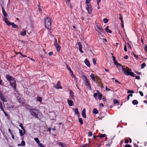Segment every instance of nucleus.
I'll return each instance as SVG.
<instances>
[{"label": "nucleus", "mask_w": 147, "mask_h": 147, "mask_svg": "<svg viewBox=\"0 0 147 147\" xmlns=\"http://www.w3.org/2000/svg\"><path fill=\"white\" fill-rule=\"evenodd\" d=\"M30 112L32 115L36 118L40 119L42 118V114L38 109L33 108L30 111Z\"/></svg>", "instance_id": "f257e3e1"}, {"label": "nucleus", "mask_w": 147, "mask_h": 147, "mask_svg": "<svg viewBox=\"0 0 147 147\" xmlns=\"http://www.w3.org/2000/svg\"><path fill=\"white\" fill-rule=\"evenodd\" d=\"M122 69L124 73L127 76L130 75L132 77L135 76V74L134 73L131 72V69L126 67L125 68L123 66H122Z\"/></svg>", "instance_id": "f03ea898"}, {"label": "nucleus", "mask_w": 147, "mask_h": 147, "mask_svg": "<svg viewBox=\"0 0 147 147\" xmlns=\"http://www.w3.org/2000/svg\"><path fill=\"white\" fill-rule=\"evenodd\" d=\"M45 27L48 30H50L51 28V19L48 17L45 20Z\"/></svg>", "instance_id": "7ed1b4c3"}, {"label": "nucleus", "mask_w": 147, "mask_h": 147, "mask_svg": "<svg viewBox=\"0 0 147 147\" xmlns=\"http://www.w3.org/2000/svg\"><path fill=\"white\" fill-rule=\"evenodd\" d=\"M91 0H86L85 3H86V8L88 11L89 14H90L92 12L91 6L90 5L89 2Z\"/></svg>", "instance_id": "20e7f679"}, {"label": "nucleus", "mask_w": 147, "mask_h": 147, "mask_svg": "<svg viewBox=\"0 0 147 147\" xmlns=\"http://www.w3.org/2000/svg\"><path fill=\"white\" fill-rule=\"evenodd\" d=\"M12 82H10V84L15 90H16V82L13 78Z\"/></svg>", "instance_id": "39448f33"}, {"label": "nucleus", "mask_w": 147, "mask_h": 147, "mask_svg": "<svg viewBox=\"0 0 147 147\" xmlns=\"http://www.w3.org/2000/svg\"><path fill=\"white\" fill-rule=\"evenodd\" d=\"M1 6L2 11V13L3 14L5 17H6L7 16V13L5 11L4 8V7L2 5V4H1Z\"/></svg>", "instance_id": "423d86ee"}, {"label": "nucleus", "mask_w": 147, "mask_h": 147, "mask_svg": "<svg viewBox=\"0 0 147 147\" xmlns=\"http://www.w3.org/2000/svg\"><path fill=\"white\" fill-rule=\"evenodd\" d=\"M97 27L98 29V32L100 34H101L103 32V30L102 28V26H99L97 25Z\"/></svg>", "instance_id": "0eeeda50"}, {"label": "nucleus", "mask_w": 147, "mask_h": 147, "mask_svg": "<svg viewBox=\"0 0 147 147\" xmlns=\"http://www.w3.org/2000/svg\"><path fill=\"white\" fill-rule=\"evenodd\" d=\"M85 84L86 86H88V87L89 88L88 89L91 90L92 89L91 86L90 85V83H89V80H87L86 81H85Z\"/></svg>", "instance_id": "6e6552de"}, {"label": "nucleus", "mask_w": 147, "mask_h": 147, "mask_svg": "<svg viewBox=\"0 0 147 147\" xmlns=\"http://www.w3.org/2000/svg\"><path fill=\"white\" fill-rule=\"evenodd\" d=\"M54 87L57 89L62 88V87L60 85V84L59 81H58L57 82L56 85L54 86Z\"/></svg>", "instance_id": "1a4fd4ad"}, {"label": "nucleus", "mask_w": 147, "mask_h": 147, "mask_svg": "<svg viewBox=\"0 0 147 147\" xmlns=\"http://www.w3.org/2000/svg\"><path fill=\"white\" fill-rule=\"evenodd\" d=\"M3 21L5 22L8 26L11 25V23H12V22H10L6 18H4Z\"/></svg>", "instance_id": "9d476101"}, {"label": "nucleus", "mask_w": 147, "mask_h": 147, "mask_svg": "<svg viewBox=\"0 0 147 147\" xmlns=\"http://www.w3.org/2000/svg\"><path fill=\"white\" fill-rule=\"evenodd\" d=\"M67 101L68 104L69 106H71L74 105L73 101L72 100H69L68 99H67Z\"/></svg>", "instance_id": "9b49d317"}, {"label": "nucleus", "mask_w": 147, "mask_h": 147, "mask_svg": "<svg viewBox=\"0 0 147 147\" xmlns=\"http://www.w3.org/2000/svg\"><path fill=\"white\" fill-rule=\"evenodd\" d=\"M82 115L83 118H86V110L85 108L83 109L82 111Z\"/></svg>", "instance_id": "f8f14e48"}, {"label": "nucleus", "mask_w": 147, "mask_h": 147, "mask_svg": "<svg viewBox=\"0 0 147 147\" xmlns=\"http://www.w3.org/2000/svg\"><path fill=\"white\" fill-rule=\"evenodd\" d=\"M113 62L115 64L119 66L118 67L117 66V67H118V69H120V67H122V66H123V65H122L118 63L116 60L114 61Z\"/></svg>", "instance_id": "ddd939ff"}, {"label": "nucleus", "mask_w": 147, "mask_h": 147, "mask_svg": "<svg viewBox=\"0 0 147 147\" xmlns=\"http://www.w3.org/2000/svg\"><path fill=\"white\" fill-rule=\"evenodd\" d=\"M0 98L2 101L5 102H7L6 98L4 96L3 94L0 95Z\"/></svg>", "instance_id": "4468645a"}, {"label": "nucleus", "mask_w": 147, "mask_h": 147, "mask_svg": "<svg viewBox=\"0 0 147 147\" xmlns=\"http://www.w3.org/2000/svg\"><path fill=\"white\" fill-rule=\"evenodd\" d=\"M6 78L8 81L11 82V81H12L13 79L12 78V77L11 76H9L8 74H6Z\"/></svg>", "instance_id": "2eb2a0df"}, {"label": "nucleus", "mask_w": 147, "mask_h": 147, "mask_svg": "<svg viewBox=\"0 0 147 147\" xmlns=\"http://www.w3.org/2000/svg\"><path fill=\"white\" fill-rule=\"evenodd\" d=\"M84 63L88 67L90 66V63L87 59H86L84 60Z\"/></svg>", "instance_id": "dca6fc26"}, {"label": "nucleus", "mask_w": 147, "mask_h": 147, "mask_svg": "<svg viewBox=\"0 0 147 147\" xmlns=\"http://www.w3.org/2000/svg\"><path fill=\"white\" fill-rule=\"evenodd\" d=\"M105 30L107 33H112V31L109 29L108 26H107L106 27L105 29Z\"/></svg>", "instance_id": "f3484780"}, {"label": "nucleus", "mask_w": 147, "mask_h": 147, "mask_svg": "<svg viewBox=\"0 0 147 147\" xmlns=\"http://www.w3.org/2000/svg\"><path fill=\"white\" fill-rule=\"evenodd\" d=\"M25 107L27 109L29 110V111L30 109H33V108L31 106H30L28 105H26L25 106Z\"/></svg>", "instance_id": "a211bd4d"}, {"label": "nucleus", "mask_w": 147, "mask_h": 147, "mask_svg": "<svg viewBox=\"0 0 147 147\" xmlns=\"http://www.w3.org/2000/svg\"><path fill=\"white\" fill-rule=\"evenodd\" d=\"M25 145V142L24 140L22 141L21 143L18 145V146H23Z\"/></svg>", "instance_id": "6ab92c4d"}, {"label": "nucleus", "mask_w": 147, "mask_h": 147, "mask_svg": "<svg viewBox=\"0 0 147 147\" xmlns=\"http://www.w3.org/2000/svg\"><path fill=\"white\" fill-rule=\"evenodd\" d=\"M67 68L69 71V73L70 75H73V72L71 70V68L70 67H69L67 65V64H66Z\"/></svg>", "instance_id": "aec40b11"}, {"label": "nucleus", "mask_w": 147, "mask_h": 147, "mask_svg": "<svg viewBox=\"0 0 147 147\" xmlns=\"http://www.w3.org/2000/svg\"><path fill=\"white\" fill-rule=\"evenodd\" d=\"M19 133L20 134V136H22L25 134V130L24 131V132H23L22 130L19 129Z\"/></svg>", "instance_id": "412c9836"}, {"label": "nucleus", "mask_w": 147, "mask_h": 147, "mask_svg": "<svg viewBox=\"0 0 147 147\" xmlns=\"http://www.w3.org/2000/svg\"><path fill=\"white\" fill-rule=\"evenodd\" d=\"M74 93L73 91L72 90H70L69 92V94L70 96L71 95V96L72 97V99H74Z\"/></svg>", "instance_id": "4be33fe9"}, {"label": "nucleus", "mask_w": 147, "mask_h": 147, "mask_svg": "<svg viewBox=\"0 0 147 147\" xmlns=\"http://www.w3.org/2000/svg\"><path fill=\"white\" fill-rule=\"evenodd\" d=\"M55 46V47L57 49V51L58 52L59 51L60 49V48H61L60 46L59 45H57Z\"/></svg>", "instance_id": "5701e85b"}, {"label": "nucleus", "mask_w": 147, "mask_h": 147, "mask_svg": "<svg viewBox=\"0 0 147 147\" xmlns=\"http://www.w3.org/2000/svg\"><path fill=\"white\" fill-rule=\"evenodd\" d=\"M90 77L94 82H95V78L93 74H92L90 76Z\"/></svg>", "instance_id": "b1692460"}, {"label": "nucleus", "mask_w": 147, "mask_h": 147, "mask_svg": "<svg viewBox=\"0 0 147 147\" xmlns=\"http://www.w3.org/2000/svg\"><path fill=\"white\" fill-rule=\"evenodd\" d=\"M92 112L93 113H94L95 114H98V113L97 109H96L95 108L93 109Z\"/></svg>", "instance_id": "393cba45"}, {"label": "nucleus", "mask_w": 147, "mask_h": 147, "mask_svg": "<svg viewBox=\"0 0 147 147\" xmlns=\"http://www.w3.org/2000/svg\"><path fill=\"white\" fill-rule=\"evenodd\" d=\"M132 104L134 105H136L138 104V102L136 100H134L132 102Z\"/></svg>", "instance_id": "a878e982"}, {"label": "nucleus", "mask_w": 147, "mask_h": 147, "mask_svg": "<svg viewBox=\"0 0 147 147\" xmlns=\"http://www.w3.org/2000/svg\"><path fill=\"white\" fill-rule=\"evenodd\" d=\"M11 25L14 28H17L18 26L15 24L14 23H11Z\"/></svg>", "instance_id": "bb28decb"}, {"label": "nucleus", "mask_w": 147, "mask_h": 147, "mask_svg": "<svg viewBox=\"0 0 147 147\" xmlns=\"http://www.w3.org/2000/svg\"><path fill=\"white\" fill-rule=\"evenodd\" d=\"M75 113L78 116L79 115V112L77 108H76L74 111Z\"/></svg>", "instance_id": "cd10ccee"}, {"label": "nucleus", "mask_w": 147, "mask_h": 147, "mask_svg": "<svg viewBox=\"0 0 147 147\" xmlns=\"http://www.w3.org/2000/svg\"><path fill=\"white\" fill-rule=\"evenodd\" d=\"M98 99L100 100L102 99V95L101 93L99 92L98 95Z\"/></svg>", "instance_id": "c85d7f7f"}, {"label": "nucleus", "mask_w": 147, "mask_h": 147, "mask_svg": "<svg viewBox=\"0 0 147 147\" xmlns=\"http://www.w3.org/2000/svg\"><path fill=\"white\" fill-rule=\"evenodd\" d=\"M34 140L37 144H39L40 143V141L38 138H34Z\"/></svg>", "instance_id": "c756f323"}, {"label": "nucleus", "mask_w": 147, "mask_h": 147, "mask_svg": "<svg viewBox=\"0 0 147 147\" xmlns=\"http://www.w3.org/2000/svg\"><path fill=\"white\" fill-rule=\"evenodd\" d=\"M17 99L20 103H23V101L22 99L20 98H17Z\"/></svg>", "instance_id": "7c9ffc66"}, {"label": "nucleus", "mask_w": 147, "mask_h": 147, "mask_svg": "<svg viewBox=\"0 0 147 147\" xmlns=\"http://www.w3.org/2000/svg\"><path fill=\"white\" fill-rule=\"evenodd\" d=\"M109 20L107 18H104L103 19V21L104 23H107L108 22Z\"/></svg>", "instance_id": "2f4dec72"}, {"label": "nucleus", "mask_w": 147, "mask_h": 147, "mask_svg": "<svg viewBox=\"0 0 147 147\" xmlns=\"http://www.w3.org/2000/svg\"><path fill=\"white\" fill-rule=\"evenodd\" d=\"M93 62V64L94 65H95L96 64V58H94L92 60Z\"/></svg>", "instance_id": "473e14b6"}, {"label": "nucleus", "mask_w": 147, "mask_h": 147, "mask_svg": "<svg viewBox=\"0 0 147 147\" xmlns=\"http://www.w3.org/2000/svg\"><path fill=\"white\" fill-rule=\"evenodd\" d=\"M79 121L81 124V125H82L83 124V121L82 119L81 118H79L78 119Z\"/></svg>", "instance_id": "72a5a7b5"}, {"label": "nucleus", "mask_w": 147, "mask_h": 147, "mask_svg": "<svg viewBox=\"0 0 147 147\" xmlns=\"http://www.w3.org/2000/svg\"><path fill=\"white\" fill-rule=\"evenodd\" d=\"M21 32V35L22 36H24L26 34V31L25 30L23 32Z\"/></svg>", "instance_id": "f704fd0d"}, {"label": "nucleus", "mask_w": 147, "mask_h": 147, "mask_svg": "<svg viewBox=\"0 0 147 147\" xmlns=\"http://www.w3.org/2000/svg\"><path fill=\"white\" fill-rule=\"evenodd\" d=\"M78 45L79 49L82 48V46L81 42H78Z\"/></svg>", "instance_id": "c9c22d12"}, {"label": "nucleus", "mask_w": 147, "mask_h": 147, "mask_svg": "<svg viewBox=\"0 0 147 147\" xmlns=\"http://www.w3.org/2000/svg\"><path fill=\"white\" fill-rule=\"evenodd\" d=\"M127 93H134V91L133 90H128Z\"/></svg>", "instance_id": "e433bc0d"}, {"label": "nucleus", "mask_w": 147, "mask_h": 147, "mask_svg": "<svg viewBox=\"0 0 147 147\" xmlns=\"http://www.w3.org/2000/svg\"><path fill=\"white\" fill-rule=\"evenodd\" d=\"M146 66V64L145 63H143L141 65V68L143 69L144 67Z\"/></svg>", "instance_id": "4c0bfd02"}, {"label": "nucleus", "mask_w": 147, "mask_h": 147, "mask_svg": "<svg viewBox=\"0 0 147 147\" xmlns=\"http://www.w3.org/2000/svg\"><path fill=\"white\" fill-rule=\"evenodd\" d=\"M119 15L120 16V18H119V19L121 20V22H123V16L121 14H119Z\"/></svg>", "instance_id": "58836bf2"}, {"label": "nucleus", "mask_w": 147, "mask_h": 147, "mask_svg": "<svg viewBox=\"0 0 147 147\" xmlns=\"http://www.w3.org/2000/svg\"><path fill=\"white\" fill-rule=\"evenodd\" d=\"M113 103L114 104H116L118 103H119V102L117 100L114 99L113 100Z\"/></svg>", "instance_id": "ea45409f"}, {"label": "nucleus", "mask_w": 147, "mask_h": 147, "mask_svg": "<svg viewBox=\"0 0 147 147\" xmlns=\"http://www.w3.org/2000/svg\"><path fill=\"white\" fill-rule=\"evenodd\" d=\"M106 136V134H101L100 135V138H102L103 137H104Z\"/></svg>", "instance_id": "a19ab883"}, {"label": "nucleus", "mask_w": 147, "mask_h": 147, "mask_svg": "<svg viewBox=\"0 0 147 147\" xmlns=\"http://www.w3.org/2000/svg\"><path fill=\"white\" fill-rule=\"evenodd\" d=\"M92 135V131H90L88 132V136L89 137L91 136Z\"/></svg>", "instance_id": "79ce46f5"}, {"label": "nucleus", "mask_w": 147, "mask_h": 147, "mask_svg": "<svg viewBox=\"0 0 147 147\" xmlns=\"http://www.w3.org/2000/svg\"><path fill=\"white\" fill-rule=\"evenodd\" d=\"M55 42L54 43V46L57 45H58V44L57 43V39L55 38Z\"/></svg>", "instance_id": "37998d69"}, {"label": "nucleus", "mask_w": 147, "mask_h": 147, "mask_svg": "<svg viewBox=\"0 0 147 147\" xmlns=\"http://www.w3.org/2000/svg\"><path fill=\"white\" fill-rule=\"evenodd\" d=\"M132 54L134 55V57H135L137 58V59H139V57H138V56L136 55H135L134 52H132Z\"/></svg>", "instance_id": "c03bdc74"}, {"label": "nucleus", "mask_w": 147, "mask_h": 147, "mask_svg": "<svg viewBox=\"0 0 147 147\" xmlns=\"http://www.w3.org/2000/svg\"><path fill=\"white\" fill-rule=\"evenodd\" d=\"M37 100L41 102V101L42 99L40 97L38 96L37 97Z\"/></svg>", "instance_id": "a18cd8bd"}, {"label": "nucleus", "mask_w": 147, "mask_h": 147, "mask_svg": "<svg viewBox=\"0 0 147 147\" xmlns=\"http://www.w3.org/2000/svg\"><path fill=\"white\" fill-rule=\"evenodd\" d=\"M20 126L21 127L22 129L24 131V128L23 127L22 124V123H21L20 125Z\"/></svg>", "instance_id": "49530a36"}, {"label": "nucleus", "mask_w": 147, "mask_h": 147, "mask_svg": "<svg viewBox=\"0 0 147 147\" xmlns=\"http://www.w3.org/2000/svg\"><path fill=\"white\" fill-rule=\"evenodd\" d=\"M38 146L40 147H44V146L41 143L38 144Z\"/></svg>", "instance_id": "de8ad7c7"}, {"label": "nucleus", "mask_w": 147, "mask_h": 147, "mask_svg": "<svg viewBox=\"0 0 147 147\" xmlns=\"http://www.w3.org/2000/svg\"><path fill=\"white\" fill-rule=\"evenodd\" d=\"M135 72L138 75H139L141 73V72H139L137 71H135Z\"/></svg>", "instance_id": "09e8293b"}, {"label": "nucleus", "mask_w": 147, "mask_h": 147, "mask_svg": "<svg viewBox=\"0 0 147 147\" xmlns=\"http://www.w3.org/2000/svg\"><path fill=\"white\" fill-rule=\"evenodd\" d=\"M18 54H20V55H21L22 56V57H26V55H22V53L21 52H19L18 53Z\"/></svg>", "instance_id": "8fccbe9b"}, {"label": "nucleus", "mask_w": 147, "mask_h": 147, "mask_svg": "<svg viewBox=\"0 0 147 147\" xmlns=\"http://www.w3.org/2000/svg\"><path fill=\"white\" fill-rule=\"evenodd\" d=\"M83 76L84 78V82L86 81L87 80H88V79L87 78L86 76L83 75Z\"/></svg>", "instance_id": "3c124183"}, {"label": "nucleus", "mask_w": 147, "mask_h": 147, "mask_svg": "<svg viewBox=\"0 0 147 147\" xmlns=\"http://www.w3.org/2000/svg\"><path fill=\"white\" fill-rule=\"evenodd\" d=\"M97 93H94V97L96 99V97H97Z\"/></svg>", "instance_id": "603ef678"}, {"label": "nucleus", "mask_w": 147, "mask_h": 147, "mask_svg": "<svg viewBox=\"0 0 147 147\" xmlns=\"http://www.w3.org/2000/svg\"><path fill=\"white\" fill-rule=\"evenodd\" d=\"M129 58V57L128 56V55H125L124 57V59H128V58Z\"/></svg>", "instance_id": "864d4df0"}, {"label": "nucleus", "mask_w": 147, "mask_h": 147, "mask_svg": "<svg viewBox=\"0 0 147 147\" xmlns=\"http://www.w3.org/2000/svg\"><path fill=\"white\" fill-rule=\"evenodd\" d=\"M125 147H131V146L130 144H126L125 145Z\"/></svg>", "instance_id": "5fc2aeb1"}, {"label": "nucleus", "mask_w": 147, "mask_h": 147, "mask_svg": "<svg viewBox=\"0 0 147 147\" xmlns=\"http://www.w3.org/2000/svg\"><path fill=\"white\" fill-rule=\"evenodd\" d=\"M139 94H140V95H141V96H143V93L142 91H139Z\"/></svg>", "instance_id": "6e6d98bb"}, {"label": "nucleus", "mask_w": 147, "mask_h": 147, "mask_svg": "<svg viewBox=\"0 0 147 147\" xmlns=\"http://www.w3.org/2000/svg\"><path fill=\"white\" fill-rule=\"evenodd\" d=\"M144 50L146 51L147 52V46L146 45L145 46V47L144 48Z\"/></svg>", "instance_id": "4d7b16f0"}, {"label": "nucleus", "mask_w": 147, "mask_h": 147, "mask_svg": "<svg viewBox=\"0 0 147 147\" xmlns=\"http://www.w3.org/2000/svg\"><path fill=\"white\" fill-rule=\"evenodd\" d=\"M124 50L126 52L127 51V47L126 46V45H125L124 47Z\"/></svg>", "instance_id": "13d9d810"}, {"label": "nucleus", "mask_w": 147, "mask_h": 147, "mask_svg": "<svg viewBox=\"0 0 147 147\" xmlns=\"http://www.w3.org/2000/svg\"><path fill=\"white\" fill-rule=\"evenodd\" d=\"M135 78L136 79H138V80H139L140 79V77L138 76H136Z\"/></svg>", "instance_id": "bf43d9fd"}, {"label": "nucleus", "mask_w": 147, "mask_h": 147, "mask_svg": "<svg viewBox=\"0 0 147 147\" xmlns=\"http://www.w3.org/2000/svg\"><path fill=\"white\" fill-rule=\"evenodd\" d=\"M8 131H9V133L11 134H12V131L11 130V129H8Z\"/></svg>", "instance_id": "052dcab7"}, {"label": "nucleus", "mask_w": 147, "mask_h": 147, "mask_svg": "<svg viewBox=\"0 0 147 147\" xmlns=\"http://www.w3.org/2000/svg\"><path fill=\"white\" fill-rule=\"evenodd\" d=\"M107 91H111V90L109 89V88H108L107 86H106V89H105Z\"/></svg>", "instance_id": "680f3d73"}, {"label": "nucleus", "mask_w": 147, "mask_h": 147, "mask_svg": "<svg viewBox=\"0 0 147 147\" xmlns=\"http://www.w3.org/2000/svg\"><path fill=\"white\" fill-rule=\"evenodd\" d=\"M80 51L82 53H83V51L82 50V48L79 49Z\"/></svg>", "instance_id": "e2e57ef3"}, {"label": "nucleus", "mask_w": 147, "mask_h": 147, "mask_svg": "<svg viewBox=\"0 0 147 147\" xmlns=\"http://www.w3.org/2000/svg\"><path fill=\"white\" fill-rule=\"evenodd\" d=\"M80 51L82 53H83V51L82 50V48L79 49Z\"/></svg>", "instance_id": "0e129e2a"}, {"label": "nucleus", "mask_w": 147, "mask_h": 147, "mask_svg": "<svg viewBox=\"0 0 147 147\" xmlns=\"http://www.w3.org/2000/svg\"><path fill=\"white\" fill-rule=\"evenodd\" d=\"M121 27L122 28H123L124 27V24L123 23V22H121Z\"/></svg>", "instance_id": "69168bd1"}, {"label": "nucleus", "mask_w": 147, "mask_h": 147, "mask_svg": "<svg viewBox=\"0 0 147 147\" xmlns=\"http://www.w3.org/2000/svg\"><path fill=\"white\" fill-rule=\"evenodd\" d=\"M53 54V53L52 52H51L49 53V55H51Z\"/></svg>", "instance_id": "338daca9"}, {"label": "nucleus", "mask_w": 147, "mask_h": 147, "mask_svg": "<svg viewBox=\"0 0 147 147\" xmlns=\"http://www.w3.org/2000/svg\"><path fill=\"white\" fill-rule=\"evenodd\" d=\"M4 113L5 115V116H8V115L7 114L5 111H4Z\"/></svg>", "instance_id": "774afa93"}]
</instances>
